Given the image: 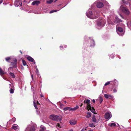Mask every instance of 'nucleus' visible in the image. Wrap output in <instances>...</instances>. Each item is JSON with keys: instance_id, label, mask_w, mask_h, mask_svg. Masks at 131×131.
I'll return each instance as SVG.
<instances>
[{"instance_id": "f257e3e1", "label": "nucleus", "mask_w": 131, "mask_h": 131, "mask_svg": "<svg viewBox=\"0 0 131 131\" xmlns=\"http://www.w3.org/2000/svg\"><path fill=\"white\" fill-rule=\"evenodd\" d=\"M100 13L99 11H96L93 13L92 11L88 10L86 14L88 17L92 19H95L97 17Z\"/></svg>"}, {"instance_id": "f03ea898", "label": "nucleus", "mask_w": 131, "mask_h": 131, "mask_svg": "<svg viewBox=\"0 0 131 131\" xmlns=\"http://www.w3.org/2000/svg\"><path fill=\"white\" fill-rule=\"evenodd\" d=\"M106 22L105 20L104 19H101L98 20L97 23V25L98 26L102 27L104 26Z\"/></svg>"}, {"instance_id": "7ed1b4c3", "label": "nucleus", "mask_w": 131, "mask_h": 131, "mask_svg": "<svg viewBox=\"0 0 131 131\" xmlns=\"http://www.w3.org/2000/svg\"><path fill=\"white\" fill-rule=\"evenodd\" d=\"M50 118L53 120L61 121L62 120V117L58 116L55 115H51L50 116Z\"/></svg>"}, {"instance_id": "20e7f679", "label": "nucleus", "mask_w": 131, "mask_h": 131, "mask_svg": "<svg viewBox=\"0 0 131 131\" xmlns=\"http://www.w3.org/2000/svg\"><path fill=\"white\" fill-rule=\"evenodd\" d=\"M10 67L8 69V71L10 73V72L12 71V68H16L17 67V60L16 59H14L13 60V62H11L10 65Z\"/></svg>"}, {"instance_id": "39448f33", "label": "nucleus", "mask_w": 131, "mask_h": 131, "mask_svg": "<svg viewBox=\"0 0 131 131\" xmlns=\"http://www.w3.org/2000/svg\"><path fill=\"white\" fill-rule=\"evenodd\" d=\"M119 9L121 11L126 14H128L129 13V12L127 8L123 6H121Z\"/></svg>"}, {"instance_id": "423d86ee", "label": "nucleus", "mask_w": 131, "mask_h": 131, "mask_svg": "<svg viewBox=\"0 0 131 131\" xmlns=\"http://www.w3.org/2000/svg\"><path fill=\"white\" fill-rule=\"evenodd\" d=\"M35 125H28L25 131H35Z\"/></svg>"}, {"instance_id": "0eeeda50", "label": "nucleus", "mask_w": 131, "mask_h": 131, "mask_svg": "<svg viewBox=\"0 0 131 131\" xmlns=\"http://www.w3.org/2000/svg\"><path fill=\"white\" fill-rule=\"evenodd\" d=\"M123 29L120 27H116V31L118 34L120 36H123V34L122 33L123 32Z\"/></svg>"}, {"instance_id": "6e6552de", "label": "nucleus", "mask_w": 131, "mask_h": 131, "mask_svg": "<svg viewBox=\"0 0 131 131\" xmlns=\"http://www.w3.org/2000/svg\"><path fill=\"white\" fill-rule=\"evenodd\" d=\"M79 106H77L73 108H72L70 107H67L64 108L63 110L64 111H66L68 110H69L70 111H75L78 108Z\"/></svg>"}, {"instance_id": "1a4fd4ad", "label": "nucleus", "mask_w": 131, "mask_h": 131, "mask_svg": "<svg viewBox=\"0 0 131 131\" xmlns=\"http://www.w3.org/2000/svg\"><path fill=\"white\" fill-rule=\"evenodd\" d=\"M94 4H96L97 7L99 8H102L104 6L103 3L100 2H95Z\"/></svg>"}, {"instance_id": "9d476101", "label": "nucleus", "mask_w": 131, "mask_h": 131, "mask_svg": "<svg viewBox=\"0 0 131 131\" xmlns=\"http://www.w3.org/2000/svg\"><path fill=\"white\" fill-rule=\"evenodd\" d=\"M13 129H14L15 130L19 129V127L18 125L16 124H14L12 126L11 128L10 129V131H12Z\"/></svg>"}, {"instance_id": "9b49d317", "label": "nucleus", "mask_w": 131, "mask_h": 131, "mask_svg": "<svg viewBox=\"0 0 131 131\" xmlns=\"http://www.w3.org/2000/svg\"><path fill=\"white\" fill-rule=\"evenodd\" d=\"M105 117L106 119H109L112 117V114L111 113H107L105 115Z\"/></svg>"}, {"instance_id": "f8f14e48", "label": "nucleus", "mask_w": 131, "mask_h": 131, "mask_svg": "<svg viewBox=\"0 0 131 131\" xmlns=\"http://www.w3.org/2000/svg\"><path fill=\"white\" fill-rule=\"evenodd\" d=\"M69 123L71 125H74L76 124L77 121L75 119H71L69 121Z\"/></svg>"}, {"instance_id": "ddd939ff", "label": "nucleus", "mask_w": 131, "mask_h": 131, "mask_svg": "<svg viewBox=\"0 0 131 131\" xmlns=\"http://www.w3.org/2000/svg\"><path fill=\"white\" fill-rule=\"evenodd\" d=\"M104 97L106 99L109 98L110 99H111L113 97V96L110 94H104Z\"/></svg>"}, {"instance_id": "4468645a", "label": "nucleus", "mask_w": 131, "mask_h": 131, "mask_svg": "<svg viewBox=\"0 0 131 131\" xmlns=\"http://www.w3.org/2000/svg\"><path fill=\"white\" fill-rule=\"evenodd\" d=\"M122 2L123 4H125L126 5L129 4V5H131V0H128L126 1H125L124 0H122Z\"/></svg>"}, {"instance_id": "2eb2a0df", "label": "nucleus", "mask_w": 131, "mask_h": 131, "mask_svg": "<svg viewBox=\"0 0 131 131\" xmlns=\"http://www.w3.org/2000/svg\"><path fill=\"white\" fill-rule=\"evenodd\" d=\"M87 108L88 109L90 110L91 112L94 114H96L95 109L93 107H91L90 106V107H88Z\"/></svg>"}, {"instance_id": "dca6fc26", "label": "nucleus", "mask_w": 131, "mask_h": 131, "mask_svg": "<svg viewBox=\"0 0 131 131\" xmlns=\"http://www.w3.org/2000/svg\"><path fill=\"white\" fill-rule=\"evenodd\" d=\"M40 0L39 1H35L33 2L31 4V5H38L40 3Z\"/></svg>"}, {"instance_id": "f3484780", "label": "nucleus", "mask_w": 131, "mask_h": 131, "mask_svg": "<svg viewBox=\"0 0 131 131\" xmlns=\"http://www.w3.org/2000/svg\"><path fill=\"white\" fill-rule=\"evenodd\" d=\"M27 60L30 61V62H33L34 61V62H33V63L34 64H35V62L34 61V59L33 58H32L31 57L29 56L27 57Z\"/></svg>"}, {"instance_id": "a211bd4d", "label": "nucleus", "mask_w": 131, "mask_h": 131, "mask_svg": "<svg viewBox=\"0 0 131 131\" xmlns=\"http://www.w3.org/2000/svg\"><path fill=\"white\" fill-rule=\"evenodd\" d=\"M20 0H16L14 3L16 7H18L20 5Z\"/></svg>"}, {"instance_id": "6ab92c4d", "label": "nucleus", "mask_w": 131, "mask_h": 131, "mask_svg": "<svg viewBox=\"0 0 131 131\" xmlns=\"http://www.w3.org/2000/svg\"><path fill=\"white\" fill-rule=\"evenodd\" d=\"M90 101L89 100H87L84 101V103L87 104V107H89L91 106L90 104Z\"/></svg>"}, {"instance_id": "aec40b11", "label": "nucleus", "mask_w": 131, "mask_h": 131, "mask_svg": "<svg viewBox=\"0 0 131 131\" xmlns=\"http://www.w3.org/2000/svg\"><path fill=\"white\" fill-rule=\"evenodd\" d=\"M121 21V20L119 19L118 18V17L116 16L115 17V21H114V23H119Z\"/></svg>"}, {"instance_id": "412c9836", "label": "nucleus", "mask_w": 131, "mask_h": 131, "mask_svg": "<svg viewBox=\"0 0 131 131\" xmlns=\"http://www.w3.org/2000/svg\"><path fill=\"white\" fill-rule=\"evenodd\" d=\"M6 73V72L3 71L2 69L0 68V74L2 76L3 75L5 74Z\"/></svg>"}, {"instance_id": "4be33fe9", "label": "nucleus", "mask_w": 131, "mask_h": 131, "mask_svg": "<svg viewBox=\"0 0 131 131\" xmlns=\"http://www.w3.org/2000/svg\"><path fill=\"white\" fill-rule=\"evenodd\" d=\"M90 43V46L91 47H93L95 46V43L93 40H91Z\"/></svg>"}, {"instance_id": "5701e85b", "label": "nucleus", "mask_w": 131, "mask_h": 131, "mask_svg": "<svg viewBox=\"0 0 131 131\" xmlns=\"http://www.w3.org/2000/svg\"><path fill=\"white\" fill-rule=\"evenodd\" d=\"M107 23L108 24H110L113 25L114 24V23L110 19H109V21L108 20H107Z\"/></svg>"}, {"instance_id": "b1692460", "label": "nucleus", "mask_w": 131, "mask_h": 131, "mask_svg": "<svg viewBox=\"0 0 131 131\" xmlns=\"http://www.w3.org/2000/svg\"><path fill=\"white\" fill-rule=\"evenodd\" d=\"M9 74L10 75L12 78H15V75L13 73L10 72Z\"/></svg>"}, {"instance_id": "393cba45", "label": "nucleus", "mask_w": 131, "mask_h": 131, "mask_svg": "<svg viewBox=\"0 0 131 131\" xmlns=\"http://www.w3.org/2000/svg\"><path fill=\"white\" fill-rule=\"evenodd\" d=\"M16 119L15 117L13 118L12 119L10 120L9 121L11 122V123H14L15 122Z\"/></svg>"}, {"instance_id": "a878e982", "label": "nucleus", "mask_w": 131, "mask_h": 131, "mask_svg": "<svg viewBox=\"0 0 131 131\" xmlns=\"http://www.w3.org/2000/svg\"><path fill=\"white\" fill-rule=\"evenodd\" d=\"M91 116V113H90L88 112L87 113V114L86 116V117L87 118L90 117Z\"/></svg>"}, {"instance_id": "bb28decb", "label": "nucleus", "mask_w": 131, "mask_h": 131, "mask_svg": "<svg viewBox=\"0 0 131 131\" xmlns=\"http://www.w3.org/2000/svg\"><path fill=\"white\" fill-rule=\"evenodd\" d=\"M92 120L94 122H96V119L94 116H93L92 118Z\"/></svg>"}, {"instance_id": "cd10ccee", "label": "nucleus", "mask_w": 131, "mask_h": 131, "mask_svg": "<svg viewBox=\"0 0 131 131\" xmlns=\"http://www.w3.org/2000/svg\"><path fill=\"white\" fill-rule=\"evenodd\" d=\"M53 2V0H49L47 1V3L48 4H50Z\"/></svg>"}, {"instance_id": "c85d7f7f", "label": "nucleus", "mask_w": 131, "mask_h": 131, "mask_svg": "<svg viewBox=\"0 0 131 131\" xmlns=\"http://www.w3.org/2000/svg\"><path fill=\"white\" fill-rule=\"evenodd\" d=\"M114 84L115 85L117 86L118 85V82L115 79V81L114 82Z\"/></svg>"}, {"instance_id": "c756f323", "label": "nucleus", "mask_w": 131, "mask_h": 131, "mask_svg": "<svg viewBox=\"0 0 131 131\" xmlns=\"http://www.w3.org/2000/svg\"><path fill=\"white\" fill-rule=\"evenodd\" d=\"M5 60L7 62H9V60H12L9 57H7L5 58Z\"/></svg>"}, {"instance_id": "7c9ffc66", "label": "nucleus", "mask_w": 131, "mask_h": 131, "mask_svg": "<svg viewBox=\"0 0 131 131\" xmlns=\"http://www.w3.org/2000/svg\"><path fill=\"white\" fill-rule=\"evenodd\" d=\"M99 101L100 103H101L103 101V99L101 97H100L99 98Z\"/></svg>"}, {"instance_id": "2f4dec72", "label": "nucleus", "mask_w": 131, "mask_h": 131, "mask_svg": "<svg viewBox=\"0 0 131 131\" xmlns=\"http://www.w3.org/2000/svg\"><path fill=\"white\" fill-rule=\"evenodd\" d=\"M116 125V124L114 123H112L110 125V126L111 127L115 126Z\"/></svg>"}, {"instance_id": "473e14b6", "label": "nucleus", "mask_w": 131, "mask_h": 131, "mask_svg": "<svg viewBox=\"0 0 131 131\" xmlns=\"http://www.w3.org/2000/svg\"><path fill=\"white\" fill-rule=\"evenodd\" d=\"M33 103H34V105L35 107V108L37 109V106L36 104L35 103V101H34Z\"/></svg>"}, {"instance_id": "72a5a7b5", "label": "nucleus", "mask_w": 131, "mask_h": 131, "mask_svg": "<svg viewBox=\"0 0 131 131\" xmlns=\"http://www.w3.org/2000/svg\"><path fill=\"white\" fill-rule=\"evenodd\" d=\"M89 126L91 127H94L95 126L93 123L90 124H89Z\"/></svg>"}, {"instance_id": "f704fd0d", "label": "nucleus", "mask_w": 131, "mask_h": 131, "mask_svg": "<svg viewBox=\"0 0 131 131\" xmlns=\"http://www.w3.org/2000/svg\"><path fill=\"white\" fill-rule=\"evenodd\" d=\"M10 92L11 93H13L14 92V90L12 89H10Z\"/></svg>"}, {"instance_id": "c9c22d12", "label": "nucleus", "mask_w": 131, "mask_h": 131, "mask_svg": "<svg viewBox=\"0 0 131 131\" xmlns=\"http://www.w3.org/2000/svg\"><path fill=\"white\" fill-rule=\"evenodd\" d=\"M59 10H51L50 12V13H53V12H56L57 11H58Z\"/></svg>"}, {"instance_id": "e433bc0d", "label": "nucleus", "mask_w": 131, "mask_h": 131, "mask_svg": "<svg viewBox=\"0 0 131 131\" xmlns=\"http://www.w3.org/2000/svg\"><path fill=\"white\" fill-rule=\"evenodd\" d=\"M22 62L24 66H25L26 65V63L24 60H23L22 61Z\"/></svg>"}, {"instance_id": "4c0bfd02", "label": "nucleus", "mask_w": 131, "mask_h": 131, "mask_svg": "<svg viewBox=\"0 0 131 131\" xmlns=\"http://www.w3.org/2000/svg\"><path fill=\"white\" fill-rule=\"evenodd\" d=\"M127 24L128 26L129 25H130L131 26V21H130V22H127Z\"/></svg>"}, {"instance_id": "58836bf2", "label": "nucleus", "mask_w": 131, "mask_h": 131, "mask_svg": "<svg viewBox=\"0 0 131 131\" xmlns=\"http://www.w3.org/2000/svg\"><path fill=\"white\" fill-rule=\"evenodd\" d=\"M36 73L37 74H39V71L38 70V69L36 67Z\"/></svg>"}, {"instance_id": "ea45409f", "label": "nucleus", "mask_w": 131, "mask_h": 131, "mask_svg": "<svg viewBox=\"0 0 131 131\" xmlns=\"http://www.w3.org/2000/svg\"><path fill=\"white\" fill-rule=\"evenodd\" d=\"M110 83V82H106L104 84L105 86H106L108 85H109Z\"/></svg>"}, {"instance_id": "a19ab883", "label": "nucleus", "mask_w": 131, "mask_h": 131, "mask_svg": "<svg viewBox=\"0 0 131 131\" xmlns=\"http://www.w3.org/2000/svg\"><path fill=\"white\" fill-rule=\"evenodd\" d=\"M40 128H41V129H42V130H44L45 129V127L43 126H40Z\"/></svg>"}, {"instance_id": "79ce46f5", "label": "nucleus", "mask_w": 131, "mask_h": 131, "mask_svg": "<svg viewBox=\"0 0 131 131\" xmlns=\"http://www.w3.org/2000/svg\"><path fill=\"white\" fill-rule=\"evenodd\" d=\"M114 57V55L112 54L111 56H110V57L113 58Z\"/></svg>"}, {"instance_id": "37998d69", "label": "nucleus", "mask_w": 131, "mask_h": 131, "mask_svg": "<svg viewBox=\"0 0 131 131\" xmlns=\"http://www.w3.org/2000/svg\"><path fill=\"white\" fill-rule=\"evenodd\" d=\"M113 91L115 93L117 92V90L115 89H113Z\"/></svg>"}, {"instance_id": "c03bdc74", "label": "nucleus", "mask_w": 131, "mask_h": 131, "mask_svg": "<svg viewBox=\"0 0 131 131\" xmlns=\"http://www.w3.org/2000/svg\"><path fill=\"white\" fill-rule=\"evenodd\" d=\"M57 126L59 127H61V126H60V125L59 123L57 124Z\"/></svg>"}, {"instance_id": "a18cd8bd", "label": "nucleus", "mask_w": 131, "mask_h": 131, "mask_svg": "<svg viewBox=\"0 0 131 131\" xmlns=\"http://www.w3.org/2000/svg\"><path fill=\"white\" fill-rule=\"evenodd\" d=\"M63 46H60V49L61 50H63Z\"/></svg>"}, {"instance_id": "49530a36", "label": "nucleus", "mask_w": 131, "mask_h": 131, "mask_svg": "<svg viewBox=\"0 0 131 131\" xmlns=\"http://www.w3.org/2000/svg\"><path fill=\"white\" fill-rule=\"evenodd\" d=\"M3 0H0V4L3 2Z\"/></svg>"}, {"instance_id": "de8ad7c7", "label": "nucleus", "mask_w": 131, "mask_h": 131, "mask_svg": "<svg viewBox=\"0 0 131 131\" xmlns=\"http://www.w3.org/2000/svg\"><path fill=\"white\" fill-rule=\"evenodd\" d=\"M86 129H84V128H83L82 130H81V131H84Z\"/></svg>"}, {"instance_id": "09e8293b", "label": "nucleus", "mask_w": 131, "mask_h": 131, "mask_svg": "<svg viewBox=\"0 0 131 131\" xmlns=\"http://www.w3.org/2000/svg\"><path fill=\"white\" fill-rule=\"evenodd\" d=\"M92 102L93 103H94L95 102V100L94 99H93L92 100Z\"/></svg>"}, {"instance_id": "8fccbe9b", "label": "nucleus", "mask_w": 131, "mask_h": 131, "mask_svg": "<svg viewBox=\"0 0 131 131\" xmlns=\"http://www.w3.org/2000/svg\"><path fill=\"white\" fill-rule=\"evenodd\" d=\"M40 96L42 97H43L44 96L42 94H41L40 95Z\"/></svg>"}, {"instance_id": "3c124183", "label": "nucleus", "mask_w": 131, "mask_h": 131, "mask_svg": "<svg viewBox=\"0 0 131 131\" xmlns=\"http://www.w3.org/2000/svg\"><path fill=\"white\" fill-rule=\"evenodd\" d=\"M31 77L32 79V80H33V75L32 74L31 75Z\"/></svg>"}, {"instance_id": "603ef678", "label": "nucleus", "mask_w": 131, "mask_h": 131, "mask_svg": "<svg viewBox=\"0 0 131 131\" xmlns=\"http://www.w3.org/2000/svg\"><path fill=\"white\" fill-rule=\"evenodd\" d=\"M105 4H106V5H107V4H108V3L107 2H105Z\"/></svg>"}, {"instance_id": "864d4df0", "label": "nucleus", "mask_w": 131, "mask_h": 131, "mask_svg": "<svg viewBox=\"0 0 131 131\" xmlns=\"http://www.w3.org/2000/svg\"><path fill=\"white\" fill-rule=\"evenodd\" d=\"M67 47V46L66 45H64V48H66Z\"/></svg>"}, {"instance_id": "5fc2aeb1", "label": "nucleus", "mask_w": 131, "mask_h": 131, "mask_svg": "<svg viewBox=\"0 0 131 131\" xmlns=\"http://www.w3.org/2000/svg\"><path fill=\"white\" fill-rule=\"evenodd\" d=\"M37 104H39V103L38 101H37Z\"/></svg>"}, {"instance_id": "6e6d98bb", "label": "nucleus", "mask_w": 131, "mask_h": 131, "mask_svg": "<svg viewBox=\"0 0 131 131\" xmlns=\"http://www.w3.org/2000/svg\"><path fill=\"white\" fill-rule=\"evenodd\" d=\"M40 131H44V130H42V129H41L40 130Z\"/></svg>"}, {"instance_id": "4d7b16f0", "label": "nucleus", "mask_w": 131, "mask_h": 131, "mask_svg": "<svg viewBox=\"0 0 131 131\" xmlns=\"http://www.w3.org/2000/svg\"><path fill=\"white\" fill-rule=\"evenodd\" d=\"M20 6H21L22 5V3L20 2Z\"/></svg>"}, {"instance_id": "13d9d810", "label": "nucleus", "mask_w": 131, "mask_h": 131, "mask_svg": "<svg viewBox=\"0 0 131 131\" xmlns=\"http://www.w3.org/2000/svg\"><path fill=\"white\" fill-rule=\"evenodd\" d=\"M119 15L121 17H122V15L120 14Z\"/></svg>"}, {"instance_id": "bf43d9fd", "label": "nucleus", "mask_w": 131, "mask_h": 131, "mask_svg": "<svg viewBox=\"0 0 131 131\" xmlns=\"http://www.w3.org/2000/svg\"><path fill=\"white\" fill-rule=\"evenodd\" d=\"M70 131H73V130L72 129H71L70 130Z\"/></svg>"}, {"instance_id": "052dcab7", "label": "nucleus", "mask_w": 131, "mask_h": 131, "mask_svg": "<svg viewBox=\"0 0 131 131\" xmlns=\"http://www.w3.org/2000/svg\"><path fill=\"white\" fill-rule=\"evenodd\" d=\"M33 96H34V94H35V93L34 92L33 93Z\"/></svg>"}, {"instance_id": "680f3d73", "label": "nucleus", "mask_w": 131, "mask_h": 131, "mask_svg": "<svg viewBox=\"0 0 131 131\" xmlns=\"http://www.w3.org/2000/svg\"><path fill=\"white\" fill-rule=\"evenodd\" d=\"M21 69H23V66H21Z\"/></svg>"}, {"instance_id": "e2e57ef3", "label": "nucleus", "mask_w": 131, "mask_h": 131, "mask_svg": "<svg viewBox=\"0 0 131 131\" xmlns=\"http://www.w3.org/2000/svg\"><path fill=\"white\" fill-rule=\"evenodd\" d=\"M20 51V53H21V54H22V52L21 51Z\"/></svg>"}, {"instance_id": "0e129e2a", "label": "nucleus", "mask_w": 131, "mask_h": 131, "mask_svg": "<svg viewBox=\"0 0 131 131\" xmlns=\"http://www.w3.org/2000/svg\"><path fill=\"white\" fill-rule=\"evenodd\" d=\"M82 104L81 105H80V106H82Z\"/></svg>"}, {"instance_id": "69168bd1", "label": "nucleus", "mask_w": 131, "mask_h": 131, "mask_svg": "<svg viewBox=\"0 0 131 131\" xmlns=\"http://www.w3.org/2000/svg\"><path fill=\"white\" fill-rule=\"evenodd\" d=\"M64 102L66 103V101H65Z\"/></svg>"}, {"instance_id": "338daca9", "label": "nucleus", "mask_w": 131, "mask_h": 131, "mask_svg": "<svg viewBox=\"0 0 131 131\" xmlns=\"http://www.w3.org/2000/svg\"><path fill=\"white\" fill-rule=\"evenodd\" d=\"M92 7H91V8L92 9Z\"/></svg>"}, {"instance_id": "774afa93", "label": "nucleus", "mask_w": 131, "mask_h": 131, "mask_svg": "<svg viewBox=\"0 0 131 131\" xmlns=\"http://www.w3.org/2000/svg\"><path fill=\"white\" fill-rule=\"evenodd\" d=\"M32 12V11H31V12H30V13H31V12Z\"/></svg>"}]
</instances>
